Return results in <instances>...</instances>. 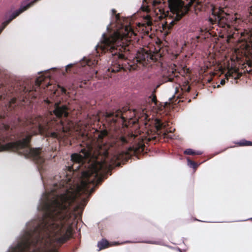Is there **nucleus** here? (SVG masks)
I'll list each match as a JSON object with an SVG mask.
<instances>
[{
    "label": "nucleus",
    "mask_w": 252,
    "mask_h": 252,
    "mask_svg": "<svg viewBox=\"0 0 252 252\" xmlns=\"http://www.w3.org/2000/svg\"><path fill=\"white\" fill-rule=\"evenodd\" d=\"M195 0H168L171 12L176 14L175 19L179 20L189 10V7Z\"/></svg>",
    "instance_id": "obj_1"
},
{
    "label": "nucleus",
    "mask_w": 252,
    "mask_h": 252,
    "mask_svg": "<svg viewBox=\"0 0 252 252\" xmlns=\"http://www.w3.org/2000/svg\"><path fill=\"white\" fill-rule=\"evenodd\" d=\"M164 6L163 0H154L152 2V12L155 14L156 17L154 18L149 14L144 16V19L145 24L147 26H151L153 21L162 19L163 16H165Z\"/></svg>",
    "instance_id": "obj_2"
},
{
    "label": "nucleus",
    "mask_w": 252,
    "mask_h": 252,
    "mask_svg": "<svg viewBox=\"0 0 252 252\" xmlns=\"http://www.w3.org/2000/svg\"><path fill=\"white\" fill-rule=\"evenodd\" d=\"M123 36L120 32H115L110 37L104 39V48L109 50L112 55L116 54L117 49L116 48V46L121 45V41L123 40Z\"/></svg>",
    "instance_id": "obj_3"
},
{
    "label": "nucleus",
    "mask_w": 252,
    "mask_h": 252,
    "mask_svg": "<svg viewBox=\"0 0 252 252\" xmlns=\"http://www.w3.org/2000/svg\"><path fill=\"white\" fill-rule=\"evenodd\" d=\"M46 126L47 129L42 133H45L48 136L50 135L53 137L58 138H61L63 137L61 132H65L69 129L68 128H65L62 123L57 124L55 122H51L48 123Z\"/></svg>",
    "instance_id": "obj_4"
},
{
    "label": "nucleus",
    "mask_w": 252,
    "mask_h": 252,
    "mask_svg": "<svg viewBox=\"0 0 252 252\" xmlns=\"http://www.w3.org/2000/svg\"><path fill=\"white\" fill-rule=\"evenodd\" d=\"M90 156V153L85 149L81 150L80 154H73L71 156V159L73 162H82L85 158Z\"/></svg>",
    "instance_id": "obj_5"
},
{
    "label": "nucleus",
    "mask_w": 252,
    "mask_h": 252,
    "mask_svg": "<svg viewBox=\"0 0 252 252\" xmlns=\"http://www.w3.org/2000/svg\"><path fill=\"white\" fill-rule=\"evenodd\" d=\"M32 3L27 2L26 3L23 4L22 6L20 7V8L13 12L10 16V19L9 21L6 22V23H4L2 24V27L0 30V32H1V31L4 28L5 26L8 23V22L15 18L16 16L19 15L21 13L24 11L26 9H27L29 7H30L32 5Z\"/></svg>",
    "instance_id": "obj_6"
},
{
    "label": "nucleus",
    "mask_w": 252,
    "mask_h": 252,
    "mask_svg": "<svg viewBox=\"0 0 252 252\" xmlns=\"http://www.w3.org/2000/svg\"><path fill=\"white\" fill-rule=\"evenodd\" d=\"M54 113L57 117L60 116H67L68 113L67 112V108L65 106L59 107L56 106L55 109L53 111Z\"/></svg>",
    "instance_id": "obj_7"
},
{
    "label": "nucleus",
    "mask_w": 252,
    "mask_h": 252,
    "mask_svg": "<svg viewBox=\"0 0 252 252\" xmlns=\"http://www.w3.org/2000/svg\"><path fill=\"white\" fill-rule=\"evenodd\" d=\"M38 123L36 125V126H37L38 127V131L40 133H43L45 130L47 129V125L46 121L45 119L39 118H38L35 123Z\"/></svg>",
    "instance_id": "obj_8"
},
{
    "label": "nucleus",
    "mask_w": 252,
    "mask_h": 252,
    "mask_svg": "<svg viewBox=\"0 0 252 252\" xmlns=\"http://www.w3.org/2000/svg\"><path fill=\"white\" fill-rule=\"evenodd\" d=\"M108 242L106 240H102L101 241L97 243V246L99 248V250L104 249L107 247Z\"/></svg>",
    "instance_id": "obj_9"
},
{
    "label": "nucleus",
    "mask_w": 252,
    "mask_h": 252,
    "mask_svg": "<svg viewBox=\"0 0 252 252\" xmlns=\"http://www.w3.org/2000/svg\"><path fill=\"white\" fill-rule=\"evenodd\" d=\"M155 126L156 128V129L158 130L162 128L163 127L165 126V125H164L163 123H161L160 120L159 119H156L155 120Z\"/></svg>",
    "instance_id": "obj_10"
},
{
    "label": "nucleus",
    "mask_w": 252,
    "mask_h": 252,
    "mask_svg": "<svg viewBox=\"0 0 252 252\" xmlns=\"http://www.w3.org/2000/svg\"><path fill=\"white\" fill-rule=\"evenodd\" d=\"M174 24V21L173 20H171L169 18H167L164 24V26L165 28L167 27L168 29H170L172 27Z\"/></svg>",
    "instance_id": "obj_11"
},
{
    "label": "nucleus",
    "mask_w": 252,
    "mask_h": 252,
    "mask_svg": "<svg viewBox=\"0 0 252 252\" xmlns=\"http://www.w3.org/2000/svg\"><path fill=\"white\" fill-rule=\"evenodd\" d=\"M238 144L239 146H251L252 145V142L243 140L238 142Z\"/></svg>",
    "instance_id": "obj_12"
},
{
    "label": "nucleus",
    "mask_w": 252,
    "mask_h": 252,
    "mask_svg": "<svg viewBox=\"0 0 252 252\" xmlns=\"http://www.w3.org/2000/svg\"><path fill=\"white\" fill-rule=\"evenodd\" d=\"M184 153L185 154H187V155H200V154H201V152H195V151H194L193 150H192L191 149H187L184 152Z\"/></svg>",
    "instance_id": "obj_13"
},
{
    "label": "nucleus",
    "mask_w": 252,
    "mask_h": 252,
    "mask_svg": "<svg viewBox=\"0 0 252 252\" xmlns=\"http://www.w3.org/2000/svg\"><path fill=\"white\" fill-rule=\"evenodd\" d=\"M120 140L123 144H125L127 142V139L125 137H121L120 138Z\"/></svg>",
    "instance_id": "obj_14"
},
{
    "label": "nucleus",
    "mask_w": 252,
    "mask_h": 252,
    "mask_svg": "<svg viewBox=\"0 0 252 252\" xmlns=\"http://www.w3.org/2000/svg\"><path fill=\"white\" fill-rule=\"evenodd\" d=\"M120 116V117H121L123 120H124L125 117H124V116H123V114H121V112H118L117 113V114H116V117H118V116Z\"/></svg>",
    "instance_id": "obj_15"
},
{
    "label": "nucleus",
    "mask_w": 252,
    "mask_h": 252,
    "mask_svg": "<svg viewBox=\"0 0 252 252\" xmlns=\"http://www.w3.org/2000/svg\"><path fill=\"white\" fill-rule=\"evenodd\" d=\"M141 111V113L140 114V117L144 116L145 118H146L147 116L146 115L144 110H142Z\"/></svg>",
    "instance_id": "obj_16"
},
{
    "label": "nucleus",
    "mask_w": 252,
    "mask_h": 252,
    "mask_svg": "<svg viewBox=\"0 0 252 252\" xmlns=\"http://www.w3.org/2000/svg\"><path fill=\"white\" fill-rule=\"evenodd\" d=\"M188 164L192 165L193 167H195V163L189 160H188Z\"/></svg>",
    "instance_id": "obj_17"
},
{
    "label": "nucleus",
    "mask_w": 252,
    "mask_h": 252,
    "mask_svg": "<svg viewBox=\"0 0 252 252\" xmlns=\"http://www.w3.org/2000/svg\"><path fill=\"white\" fill-rule=\"evenodd\" d=\"M142 10L145 11H149V7L147 6H143L142 7Z\"/></svg>",
    "instance_id": "obj_18"
},
{
    "label": "nucleus",
    "mask_w": 252,
    "mask_h": 252,
    "mask_svg": "<svg viewBox=\"0 0 252 252\" xmlns=\"http://www.w3.org/2000/svg\"><path fill=\"white\" fill-rule=\"evenodd\" d=\"M41 81H42L41 78H37L36 81V83L37 84L39 85Z\"/></svg>",
    "instance_id": "obj_19"
},
{
    "label": "nucleus",
    "mask_w": 252,
    "mask_h": 252,
    "mask_svg": "<svg viewBox=\"0 0 252 252\" xmlns=\"http://www.w3.org/2000/svg\"><path fill=\"white\" fill-rule=\"evenodd\" d=\"M232 76V73L230 72V71L228 72L226 74V76L227 77V76Z\"/></svg>",
    "instance_id": "obj_20"
},
{
    "label": "nucleus",
    "mask_w": 252,
    "mask_h": 252,
    "mask_svg": "<svg viewBox=\"0 0 252 252\" xmlns=\"http://www.w3.org/2000/svg\"><path fill=\"white\" fill-rule=\"evenodd\" d=\"M115 18L116 19V21H118L119 18V14L115 15Z\"/></svg>",
    "instance_id": "obj_21"
},
{
    "label": "nucleus",
    "mask_w": 252,
    "mask_h": 252,
    "mask_svg": "<svg viewBox=\"0 0 252 252\" xmlns=\"http://www.w3.org/2000/svg\"><path fill=\"white\" fill-rule=\"evenodd\" d=\"M225 83V80L224 79H222L220 81V84L221 85H224Z\"/></svg>",
    "instance_id": "obj_22"
},
{
    "label": "nucleus",
    "mask_w": 252,
    "mask_h": 252,
    "mask_svg": "<svg viewBox=\"0 0 252 252\" xmlns=\"http://www.w3.org/2000/svg\"><path fill=\"white\" fill-rule=\"evenodd\" d=\"M61 90L63 93H65V90L63 88H61Z\"/></svg>",
    "instance_id": "obj_23"
},
{
    "label": "nucleus",
    "mask_w": 252,
    "mask_h": 252,
    "mask_svg": "<svg viewBox=\"0 0 252 252\" xmlns=\"http://www.w3.org/2000/svg\"><path fill=\"white\" fill-rule=\"evenodd\" d=\"M123 57H124V56L122 54H119V58H122H122H123Z\"/></svg>",
    "instance_id": "obj_24"
},
{
    "label": "nucleus",
    "mask_w": 252,
    "mask_h": 252,
    "mask_svg": "<svg viewBox=\"0 0 252 252\" xmlns=\"http://www.w3.org/2000/svg\"><path fill=\"white\" fill-rule=\"evenodd\" d=\"M152 101H153L155 103H156V102H155V101H156V98H155V97L153 98V99H152Z\"/></svg>",
    "instance_id": "obj_25"
},
{
    "label": "nucleus",
    "mask_w": 252,
    "mask_h": 252,
    "mask_svg": "<svg viewBox=\"0 0 252 252\" xmlns=\"http://www.w3.org/2000/svg\"><path fill=\"white\" fill-rule=\"evenodd\" d=\"M112 13H113V14H115V12H116V11H115V9H113L112 10Z\"/></svg>",
    "instance_id": "obj_26"
},
{
    "label": "nucleus",
    "mask_w": 252,
    "mask_h": 252,
    "mask_svg": "<svg viewBox=\"0 0 252 252\" xmlns=\"http://www.w3.org/2000/svg\"><path fill=\"white\" fill-rule=\"evenodd\" d=\"M15 101V99H12L11 101H10V103H14Z\"/></svg>",
    "instance_id": "obj_27"
},
{
    "label": "nucleus",
    "mask_w": 252,
    "mask_h": 252,
    "mask_svg": "<svg viewBox=\"0 0 252 252\" xmlns=\"http://www.w3.org/2000/svg\"><path fill=\"white\" fill-rule=\"evenodd\" d=\"M71 65H72L71 64H69L66 65V67L70 66H71Z\"/></svg>",
    "instance_id": "obj_28"
},
{
    "label": "nucleus",
    "mask_w": 252,
    "mask_h": 252,
    "mask_svg": "<svg viewBox=\"0 0 252 252\" xmlns=\"http://www.w3.org/2000/svg\"><path fill=\"white\" fill-rule=\"evenodd\" d=\"M79 165L77 166L76 167V168L77 169V168H79Z\"/></svg>",
    "instance_id": "obj_29"
},
{
    "label": "nucleus",
    "mask_w": 252,
    "mask_h": 252,
    "mask_svg": "<svg viewBox=\"0 0 252 252\" xmlns=\"http://www.w3.org/2000/svg\"><path fill=\"white\" fill-rule=\"evenodd\" d=\"M102 36H103V37H104V36H105V34H104V33H103V34H102Z\"/></svg>",
    "instance_id": "obj_30"
},
{
    "label": "nucleus",
    "mask_w": 252,
    "mask_h": 252,
    "mask_svg": "<svg viewBox=\"0 0 252 252\" xmlns=\"http://www.w3.org/2000/svg\"><path fill=\"white\" fill-rule=\"evenodd\" d=\"M71 168L74 170V168L73 167H72Z\"/></svg>",
    "instance_id": "obj_31"
},
{
    "label": "nucleus",
    "mask_w": 252,
    "mask_h": 252,
    "mask_svg": "<svg viewBox=\"0 0 252 252\" xmlns=\"http://www.w3.org/2000/svg\"><path fill=\"white\" fill-rule=\"evenodd\" d=\"M169 81H171V79L170 78L168 80Z\"/></svg>",
    "instance_id": "obj_32"
},
{
    "label": "nucleus",
    "mask_w": 252,
    "mask_h": 252,
    "mask_svg": "<svg viewBox=\"0 0 252 252\" xmlns=\"http://www.w3.org/2000/svg\"><path fill=\"white\" fill-rule=\"evenodd\" d=\"M115 159H117V157H114V158Z\"/></svg>",
    "instance_id": "obj_33"
},
{
    "label": "nucleus",
    "mask_w": 252,
    "mask_h": 252,
    "mask_svg": "<svg viewBox=\"0 0 252 252\" xmlns=\"http://www.w3.org/2000/svg\"><path fill=\"white\" fill-rule=\"evenodd\" d=\"M244 33H242V35L243 36H244Z\"/></svg>",
    "instance_id": "obj_34"
}]
</instances>
